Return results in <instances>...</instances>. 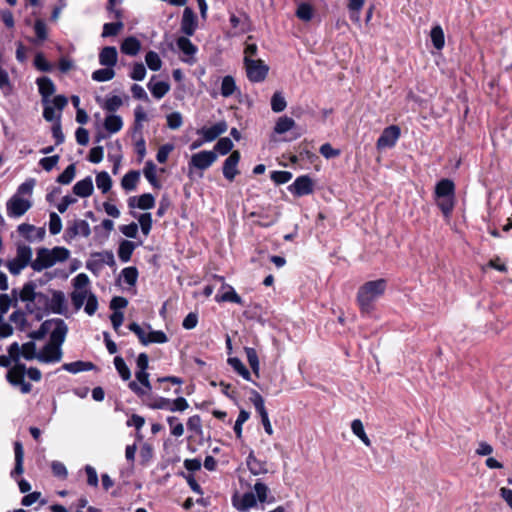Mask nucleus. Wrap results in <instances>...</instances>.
Masks as SVG:
<instances>
[{"mask_svg": "<svg viewBox=\"0 0 512 512\" xmlns=\"http://www.w3.org/2000/svg\"><path fill=\"white\" fill-rule=\"evenodd\" d=\"M244 350L252 371L256 374V376H259L260 363L256 350L252 347H245Z\"/></svg>", "mask_w": 512, "mask_h": 512, "instance_id": "52", "label": "nucleus"}, {"mask_svg": "<svg viewBox=\"0 0 512 512\" xmlns=\"http://www.w3.org/2000/svg\"><path fill=\"white\" fill-rule=\"evenodd\" d=\"M155 205V198L150 193H145L140 196H132L128 199V206L131 209L139 208L142 210H148L153 208Z\"/></svg>", "mask_w": 512, "mask_h": 512, "instance_id": "24", "label": "nucleus"}, {"mask_svg": "<svg viewBox=\"0 0 512 512\" xmlns=\"http://www.w3.org/2000/svg\"><path fill=\"white\" fill-rule=\"evenodd\" d=\"M136 248V244L134 242L123 240L119 244L118 248V257L121 262L126 263L130 261L133 251Z\"/></svg>", "mask_w": 512, "mask_h": 512, "instance_id": "41", "label": "nucleus"}, {"mask_svg": "<svg viewBox=\"0 0 512 512\" xmlns=\"http://www.w3.org/2000/svg\"><path fill=\"white\" fill-rule=\"evenodd\" d=\"M32 206V203L19 195H13L7 202V214L12 218H19L24 215Z\"/></svg>", "mask_w": 512, "mask_h": 512, "instance_id": "10", "label": "nucleus"}, {"mask_svg": "<svg viewBox=\"0 0 512 512\" xmlns=\"http://www.w3.org/2000/svg\"><path fill=\"white\" fill-rule=\"evenodd\" d=\"M26 366L22 363H16L7 372L6 379L14 387H19L21 393L28 394L32 390V385L25 381Z\"/></svg>", "mask_w": 512, "mask_h": 512, "instance_id": "6", "label": "nucleus"}, {"mask_svg": "<svg viewBox=\"0 0 512 512\" xmlns=\"http://www.w3.org/2000/svg\"><path fill=\"white\" fill-rule=\"evenodd\" d=\"M14 455H15V467L10 473L12 478H16V477L22 475L24 472V467H23L24 450H23L22 444L18 441L14 443Z\"/></svg>", "mask_w": 512, "mask_h": 512, "instance_id": "29", "label": "nucleus"}, {"mask_svg": "<svg viewBox=\"0 0 512 512\" xmlns=\"http://www.w3.org/2000/svg\"><path fill=\"white\" fill-rule=\"evenodd\" d=\"M48 296V314H63L66 311V298L62 291H52Z\"/></svg>", "mask_w": 512, "mask_h": 512, "instance_id": "20", "label": "nucleus"}, {"mask_svg": "<svg viewBox=\"0 0 512 512\" xmlns=\"http://www.w3.org/2000/svg\"><path fill=\"white\" fill-rule=\"evenodd\" d=\"M166 421L170 427L171 435L181 437L184 434V426L176 416H168Z\"/></svg>", "mask_w": 512, "mask_h": 512, "instance_id": "55", "label": "nucleus"}, {"mask_svg": "<svg viewBox=\"0 0 512 512\" xmlns=\"http://www.w3.org/2000/svg\"><path fill=\"white\" fill-rule=\"evenodd\" d=\"M76 174L75 164H70L66 167V169L57 177V182L62 185L70 184Z\"/></svg>", "mask_w": 512, "mask_h": 512, "instance_id": "56", "label": "nucleus"}, {"mask_svg": "<svg viewBox=\"0 0 512 512\" xmlns=\"http://www.w3.org/2000/svg\"><path fill=\"white\" fill-rule=\"evenodd\" d=\"M156 76H153L149 81L147 87L154 98L161 99L163 98L170 90V85L166 81H158L154 82Z\"/></svg>", "mask_w": 512, "mask_h": 512, "instance_id": "32", "label": "nucleus"}, {"mask_svg": "<svg viewBox=\"0 0 512 512\" xmlns=\"http://www.w3.org/2000/svg\"><path fill=\"white\" fill-rule=\"evenodd\" d=\"M222 288H226L227 291H225L221 295L217 294L215 296L216 302H232L239 305H243L242 298L236 293L235 289L232 286L223 283Z\"/></svg>", "mask_w": 512, "mask_h": 512, "instance_id": "35", "label": "nucleus"}, {"mask_svg": "<svg viewBox=\"0 0 512 512\" xmlns=\"http://www.w3.org/2000/svg\"><path fill=\"white\" fill-rule=\"evenodd\" d=\"M387 282L384 279H377L366 282L357 293V301L363 312H369L372 309L373 302L384 294Z\"/></svg>", "mask_w": 512, "mask_h": 512, "instance_id": "3", "label": "nucleus"}, {"mask_svg": "<svg viewBox=\"0 0 512 512\" xmlns=\"http://www.w3.org/2000/svg\"><path fill=\"white\" fill-rule=\"evenodd\" d=\"M18 232L29 241H41L45 237V228H36L33 225L23 223L18 226Z\"/></svg>", "mask_w": 512, "mask_h": 512, "instance_id": "23", "label": "nucleus"}, {"mask_svg": "<svg viewBox=\"0 0 512 512\" xmlns=\"http://www.w3.org/2000/svg\"><path fill=\"white\" fill-rule=\"evenodd\" d=\"M217 159V155L214 151H200L191 156L189 161V168H195L198 170L208 169Z\"/></svg>", "mask_w": 512, "mask_h": 512, "instance_id": "11", "label": "nucleus"}, {"mask_svg": "<svg viewBox=\"0 0 512 512\" xmlns=\"http://www.w3.org/2000/svg\"><path fill=\"white\" fill-rule=\"evenodd\" d=\"M104 68L95 70L91 78L96 82H107L115 77V70L112 67L103 66Z\"/></svg>", "mask_w": 512, "mask_h": 512, "instance_id": "42", "label": "nucleus"}, {"mask_svg": "<svg viewBox=\"0 0 512 512\" xmlns=\"http://www.w3.org/2000/svg\"><path fill=\"white\" fill-rule=\"evenodd\" d=\"M122 104L123 101L121 97L114 95L111 97H107L101 104V107L112 114L116 112L122 106Z\"/></svg>", "mask_w": 512, "mask_h": 512, "instance_id": "53", "label": "nucleus"}, {"mask_svg": "<svg viewBox=\"0 0 512 512\" xmlns=\"http://www.w3.org/2000/svg\"><path fill=\"white\" fill-rule=\"evenodd\" d=\"M121 21L105 23L103 26L102 37L116 36L123 28Z\"/></svg>", "mask_w": 512, "mask_h": 512, "instance_id": "60", "label": "nucleus"}, {"mask_svg": "<svg viewBox=\"0 0 512 512\" xmlns=\"http://www.w3.org/2000/svg\"><path fill=\"white\" fill-rule=\"evenodd\" d=\"M99 64L114 68L118 61V52L114 46L103 47L98 55Z\"/></svg>", "mask_w": 512, "mask_h": 512, "instance_id": "25", "label": "nucleus"}, {"mask_svg": "<svg viewBox=\"0 0 512 512\" xmlns=\"http://www.w3.org/2000/svg\"><path fill=\"white\" fill-rule=\"evenodd\" d=\"M25 360H38V352L36 350V344L34 341H29L20 346V358Z\"/></svg>", "mask_w": 512, "mask_h": 512, "instance_id": "44", "label": "nucleus"}, {"mask_svg": "<svg viewBox=\"0 0 512 512\" xmlns=\"http://www.w3.org/2000/svg\"><path fill=\"white\" fill-rule=\"evenodd\" d=\"M139 178H140L139 171L131 170V171L127 172L121 180L122 188L127 192L135 190L137 187Z\"/></svg>", "mask_w": 512, "mask_h": 512, "instance_id": "37", "label": "nucleus"}, {"mask_svg": "<svg viewBox=\"0 0 512 512\" xmlns=\"http://www.w3.org/2000/svg\"><path fill=\"white\" fill-rule=\"evenodd\" d=\"M145 178L155 188H160V183L156 176V165L152 161H147L143 170Z\"/></svg>", "mask_w": 512, "mask_h": 512, "instance_id": "46", "label": "nucleus"}, {"mask_svg": "<svg viewBox=\"0 0 512 512\" xmlns=\"http://www.w3.org/2000/svg\"><path fill=\"white\" fill-rule=\"evenodd\" d=\"M246 464L249 471L255 476L266 474L268 472L266 462L257 459L253 452H250V454L248 455L246 459Z\"/></svg>", "mask_w": 512, "mask_h": 512, "instance_id": "34", "label": "nucleus"}, {"mask_svg": "<svg viewBox=\"0 0 512 512\" xmlns=\"http://www.w3.org/2000/svg\"><path fill=\"white\" fill-rule=\"evenodd\" d=\"M246 75L253 83L262 82L267 77L269 67L260 59H244Z\"/></svg>", "mask_w": 512, "mask_h": 512, "instance_id": "7", "label": "nucleus"}, {"mask_svg": "<svg viewBox=\"0 0 512 512\" xmlns=\"http://www.w3.org/2000/svg\"><path fill=\"white\" fill-rule=\"evenodd\" d=\"M228 364L247 381H251V374L243 362L238 357L228 358Z\"/></svg>", "mask_w": 512, "mask_h": 512, "instance_id": "45", "label": "nucleus"}, {"mask_svg": "<svg viewBox=\"0 0 512 512\" xmlns=\"http://www.w3.org/2000/svg\"><path fill=\"white\" fill-rule=\"evenodd\" d=\"M114 366L123 381L130 380L131 371L121 356L114 358Z\"/></svg>", "mask_w": 512, "mask_h": 512, "instance_id": "47", "label": "nucleus"}, {"mask_svg": "<svg viewBox=\"0 0 512 512\" xmlns=\"http://www.w3.org/2000/svg\"><path fill=\"white\" fill-rule=\"evenodd\" d=\"M52 320H53V327L49 332L50 333L49 343L61 348L62 344L65 341L68 327L62 319H52Z\"/></svg>", "mask_w": 512, "mask_h": 512, "instance_id": "17", "label": "nucleus"}, {"mask_svg": "<svg viewBox=\"0 0 512 512\" xmlns=\"http://www.w3.org/2000/svg\"><path fill=\"white\" fill-rule=\"evenodd\" d=\"M136 381H130L128 387L138 396H144L152 390L151 383L149 381V373L147 370H137L135 372Z\"/></svg>", "mask_w": 512, "mask_h": 512, "instance_id": "12", "label": "nucleus"}, {"mask_svg": "<svg viewBox=\"0 0 512 512\" xmlns=\"http://www.w3.org/2000/svg\"><path fill=\"white\" fill-rule=\"evenodd\" d=\"M287 102L281 92H275L271 98V109L275 113L285 110Z\"/></svg>", "mask_w": 512, "mask_h": 512, "instance_id": "57", "label": "nucleus"}, {"mask_svg": "<svg viewBox=\"0 0 512 512\" xmlns=\"http://www.w3.org/2000/svg\"><path fill=\"white\" fill-rule=\"evenodd\" d=\"M9 321L21 332H28L31 327V323L28 321L26 313L22 310H15L9 316Z\"/></svg>", "mask_w": 512, "mask_h": 512, "instance_id": "28", "label": "nucleus"}, {"mask_svg": "<svg viewBox=\"0 0 512 512\" xmlns=\"http://www.w3.org/2000/svg\"><path fill=\"white\" fill-rule=\"evenodd\" d=\"M237 90L235 80L232 76L227 75L222 79L221 83V95L223 97H230Z\"/></svg>", "mask_w": 512, "mask_h": 512, "instance_id": "48", "label": "nucleus"}, {"mask_svg": "<svg viewBox=\"0 0 512 512\" xmlns=\"http://www.w3.org/2000/svg\"><path fill=\"white\" fill-rule=\"evenodd\" d=\"M253 491L255 493L257 503L259 502L261 505H270L276 502V498L271 494L269 487L261 481H256Z\"/></svg>", "mask_w": 512, "mask_h": 512, "instance_id": "21", "label": "nucleus"}, {"mask_svg": "<svg viewBox=\"0 0 512 512\" xmlns=\"http://www.w3.org/2000/svg\"><path fill=\"white\" fill-rule=\"evenodd\" d=\"M7 355H0V366L10 367L11 363H18L20 360V345L17 342H13L7 349Z\"/></svg>", "mask_w": 512, "mask_h": 512, "instance_id": "27", "label": "nucleus"}, {"mask_svg": "<svg viewBox=\"0 0 512 512\" xmlns=\"http://www.w3.org/2000/svg\"><path fill=\"white\" fill-rule=\"evenodd\" d=\"M93 181L90 176L78 181L73 186V192L81 198L89 197L93 193Z\"/></svg>", "mask_w": 512, "mask_h": 512, "instance_id": "30", "label": "nucleus"}, {"mask_svg": "<svg viewBox=\"0 0 512 512\" xmlns=\"http://www.w3.org/2000/svg\"><path fill=\"white\" fill-rule=\"evenodd\" d=\"M95 368V365L92 362H85V361H75L71 363H65L62 365V369L72 373L77 374L83 371H91Z\"/></svg>", "mask_w": 512, "mask_h": 512, "instance_id": "36", "label": "nucleus"}, {"mask_svg": "<svg viewBox=\"0 0 512 512\" xmlns=\"http://www.w3.org/2000/svg\"><path fill=\"white\" fill-rule=\"evenodd\" d=\"M12 306H17L15 305V296L12 293L11 296L8 294H0V317H3Z\"/></svg>", "mask_w": 512, "mask_h": 512, "instance_id": "59", "label": "nucleus"}, {"mask_svg": "<svg viewBox=\"0 0 512 512\" xmlns=\"http://www.w3.org/2000/svg\"><path fill=\"white\" fill-rule=\"evenodd\" d=\"M198 27V20L195 12L190 7H185L182 14L180 29L187 36H193Z\"/></svg>", "mask_w": 512, "mask_h": 512, "instance_id": "16", "label": "nucleus"}, {"mask_svg": "<svg viewBox=\"0 0 512 512\" xmlns=\"http://www.w3.org/2000/svg\"><path fill=\"white\" fill-rule=\"evenodd\" d=\"M434 197H455V185L450 179L440 180L435 187Z\"/></svg>", "mask_w": 512, "mask_h": 512, "instance_id": "31", "label": "nucleus"}, {"mask_svg": "<svg viewBox=\"0 0 512 512\" xmlns=\"http://www.w3.org/2000/svg\"><path fill=\"white\" fill-rule=\"evenodd\" d=\"M71 301L76 310L84 307V311L92 316L98 309V300L90 289H74L71 293Z\"/></svg>", "mask_w": 512, "mask_h": 512, "instance_id": "4", "label": "nucleus"}, {"mask_svg": "<svg viewBox=\"0 0 512 512\" xmlns=\"http://www.w3.org/2000/svg\"><path fill=\"white\" fill-rule=\"evenodd\" d=\"M49 232L52 235H57L62 230V220L56 212H51L49 215Z\"/></svg>", "mask_w": 512, "mask_h": 512, "instance_id": "62", "label": "nucleus"}, {"mask_svg": "<svg viewBox=\"0 0 512 512\" xmlns=\"http://www.w3.org/2000/svg\"><path fill=\"white\" fill-rule=\"evenodd\" d=\"M63 356L62 348L54 346L51 343H47L38 352V361L45 364H53L61 361Z\"/></svg>", "mask_w": 512, "mask_h": 512, "instance_id": "15", "label": "nucleus"}, {"mask_svg": "<svg viewBox=\"0 0 512 512\" xmlns=\"http://www.w3.org/2000/svg\"><path fill=\"white\" fill-rule=\"evenodd\" d=\"M240 152L235 150L230 153V155L226 158L223 164V176L229 180L233 181L235 177L239 174L238 163L240 161Z\"/></svg>", "mask_w": 512, "mask_h": 512, "instance_id": "19", "label": "nucleus"}, {"mask_svg": "<svg viewBox=\"0 0 512 512\" xmlns=\"http://www.w3.org/2000/svg\"><path fill=\"white\" fill-rule=\"evenodd\" d=\"M15 296V305L18 301L25 303L27 313L34 316L36 321L43 319L48 315V295L42 292H36V284L32 281L27 282L21 289H13Z\"/></svg>", "mask_w": 512, "mask_h": 512, "instance_id": "1", "label": "nucleus"}, {"mask_svg": "<svg viewBox=\"0 0 512 512\" xmlns=\"http://www.w3.org/2000/svg\"><path fill=\"white\" fill-rule=\"evenodd\" d=\"M36 84L43 103H48L49 97L54 94L56 89L53 81L49 77L43 76L36 80Z\"/></svg>", "mask_w": 512, "mask_h": 512, "instance_id": "26", "label": "nucleus"}, {"mask_svg": "<svg viewBox=\"0 0 512 512\" xmlns=\"http://www.w3.org/2000/svg\"><path fill=\"white\" fill-rule=\"evenodd\" d=\"M145 62L148 68L152 71H159L162 67V60L155 51H149L146 53Z\"/></svg>", "mask_w": 512, "mask_h": 512, "instance_id": "54", "label": "nucleus"}, {"mask_svg": "<svg viewBox=\"0 0 512 512\" xmlns=\"http://www.w3.org/2000/svg\"><path fill=\"white\" fill-rule=\"evenodd\" d=\"M288 190L297 197L309 195L314 190L312 179L308 175L297 177L294 182L288 187Z\"/></svg>", "mask_w": 512, "mask_h": 512, "instance_id": "14", "label": "nucleus"}, {"mask_svg": "<svg viewBox=\"0 0 512 512\" xmlns=\"http://www.w3.org/2000/svg\"><path fill=\"white\" fill-rule=\"evenodd\" d=\"M436 205L439 207L443 216L450 218L455 205V197H434Z\"/></svg>", "mask_w": 512, "mask_h": 512, "instance_id": "38", "label": "nucleus"}, {"mask_svg": "<svg viewBox=\"0 0 512 512\" xmlns=\"http://www.w3.org/2000/svg\"><path fill=\"white\" fill-rule=\"evenodd\" d=\"M34 31L36 34V41L35 42H43L47 39L48 32H47V26L46 23L41 20L37 19L34 23Z\"/></svg>", "mask_w": 512, "mask_h": 512, "instance_id": "64", "label": "nucleus"}, {"mask_svg": "<svg viewBox=\"0 0 512 512\" xmlns=\"http://www.w3.org/2000/svg\"><path fill=\"white\" fill-rule=\"evenodd\" d=\"M123 127V120L121 116L109 114L104 120V128L111 134L119 132Z\"/></svg>", "mask_w": 512, "mask_h": 512, "instance_id": "40", "label": "nucleus"}, {"mask_svg": "<svg viewBox=\"0 0 512 512\" xmlns=\"http://www.w3.org/2000/svg\"><path fill=\"white\" fill-rule=\"evenodd\" d=\"M430 36H431V41L433 43V46L437 50H441L445 45V37H444L443 29L439 25L434 26L431 30Z\"/></svg>", "mask_w": 512, "mask_h": 512, "instance_id": "50", "label": "nucleus"}, {"mask_svg": "<svg viewBox=\"0 0 512 512\" xmlns=\"http://www.w3.org/2000/svg\"><path fill=\"white\" fill-rule=\"evenodd\" d=\"M401 134V130L397 125L386 127L379 136L376 146L377 149L391 148L395 146Z\"/></svg>", "mask_w": 512, "mask_h": 512, "instance_id": "13", "label": "nucleus"}, {"mask_svg": "<svg viewBox=\"0 0 512 512\" xmlns=\"http://www.w3.org/2000/svg\"><path fill=\"white\" fill-rule=\"evenodd\" d=\"M176 45L181 55V60L184 63H187L189 65H193L196 63V54L198 52V48L196 45H194L191 40L187 36H180L176 40Z\"/></svg>", "mask_w": 512, "mask_h": 512, "instance_id": "9", "label": "nucleus"}, {"mask_svg": "<svg viewBox=\"0 0 512 512\" xmlns=\"http://www.w3.org/2000/svg\"><path fill=\"white\" fill-rule=\"evenodd\" d=\"M256 505L257 500L253 490L233 499V506L240 512H247Z\"/></svg>", "mask_w": 512, "mask_h": 512, "instance_id": "22", "label": "nucleus"}, {"mask_svg": "<svg viewBox=\"0 0 512 512\" xmlns=\"http://www.w3.org/2000/svg\"><path fill=\"white\" fill-rule=\"evenodd\" d=\"M233 142L230 138L224 137L220 138L218 142L216 143L214 149L216 152H218L221 155H226L233 149Z\"/></svg>", "mask_w": 512, "mask_h": 512, "instance_id": "63", "label": "nucleus"}, {"mask_svg": "<svg viewBox=\"0 0 512 512\" xmlns=\"http://www.w3.org/2000/svg\"><path fill=\"white\" fill-rule=\"evenodd\" d=\"M96 185L102 193H107L112 186V180L106 171H102L96 175Z\"/></svg>", "mask_w": 512, "mask_h": 512, "instance_id": "51", "label": "nucleus"}, {"mask_svg": "<svg viewBox=\"0 0 512 512\" xmlns=\"http://www.w3.org/2000/svg\"><path fill=\"white\" fill-rule=\"evenodd\" d=\"M228 129L226 121L222 120L210 127H202L197 130V134L201 135L206 142H212L217 139L221 134L225 133Z\"/></svg>", "mask_w": 512, "mask_h": 512, "instance_id": "18", "label": "nucleus"}, {"mask_svg": "<svg viewBox=\"0 0 512 512\" xmlns=\"http://www.w3.org/2000/svg\"><path fill=\"white\" fill-rule=\"evenodd\" d=\"M296 126L295 121L286 115L279 117L274 126V133L282 135Z\"/></svg>", "mask_w": 512, "mask_h": 512, "instance_id": "39", "label": "nucleus"}, {"mask_svg": "<svg viewBox=\"0 0 512 512\" xmlns=\"http://www.w3.org/2000/svg\"><path fill=\"white\" fill-rule=\"evenodd\" d=\"M250 400L253 403L255 410L259 414V416H262V415H265L268 413L265 408L264 399L257 391H253L251 393Z\"/></svg>", "mask_w": 512, "mask_h": 512, "instance_id": "61", "label": "nucleus"}, {"mask_svg": "<svg viewBox=\"0 0 512 512\" xmlns=\"http://www.w3.org/2000/svg\"><path fill=\"white\" fill-rule=\"evenodd\" d=\"M69 257L70 251L65 247L40 248L37 251L36 258L31 262V268L36 272H40L52 267L56 263L66 261Z\"/></svg>", "mask_w": 512, "mask_h": 512, "instance_id": "2", "label": "nucleus"}, {"mask_svg": "<svg viewBox=\"0 0 512 512\" xmlns=\"http://www.w3.org/2000/svg\"><path fill=\"white\" fill-rule=\"evenodd\" d=\"M32 261V249L24 244L18 245L16 256L8 261L7 267L11 274L18 275L27 265H31Z\"/></svg>", "mask_w": 512, "mask_h": 512, "instance_id": "5", "label": "nucleus"}, {"mask_svg": "<svg viewBox=\"0 0 512 512\" xmlns=\"http://www.w3.org/2000/svg\"><path fill=\"white\" fill-rule=\"evenodd\" d=\"M52 327H53V320L52 319L46 320L41 324L39 329L30 331L28 333V337L31 338L32 341L42 340L50 332Z\"/></svg>", "mask_w": 512, "mask_h": 512, "instance_id": "43", "label": "nucleus"}, {"mask_svg": "<svg viewBox=\"0 0 512 512\" xmlns=\"http://www.w3.org/2000/svg\"><path fill=\"white\" fill-rule=\"evenodd\" d=\"M124 282L130 286H134L138 279V270L136 267H126L121 271Z\"/></svg>", "mask_w": 512, "mask_h": 512, "instance_id": "58", "label": "nucleus"}, {"mask_svg": "<svg viewBox=\"0 0 512 512\" xmlns=\"http://www.w3.org/2000/svg\"><path fill=\"white\" fill-rule=\"evenodd\" d=\"M352 432L366 445L370 446L371 441L365 433L363 423L359 419H355L351 423Z\"/></svg>", "mask_w": 512, "mask_h": 512, "instance_id": "49", "label": "nucleus"}, {"mask_svg": "<svg viewBox=\"0 0 512 512\" xmlns=\"http://www.w3.org/2000/svg\"><path fill=\"white\" fill-rule=\"evenodd\" d=\"M120 50L123 54L136 56L141 50V42L136 37L129 36L122 41Z\"/></svg>", "mask_w": 512, "mask_h": 512, "instance_id": "33", "label": "nucleus"}, {"mask_svg": "<svg viewBox=\"0 0 512 512\" xmlns=\"http://www.w3.org/2000/svg\"><path fill=\"white\" fill-rule=\"evenodd\" d=\"M90 234L91 229L89 223L83 219H75L68 224L64 233V239L67 242H71L78 236L87 238Z\"/></svg>", "mask_w": 512, "mask_h": 512, "instance_id": "8", "label": "nucleus"}]
</instances>
